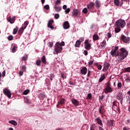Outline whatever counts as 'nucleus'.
Listing matches in <instances>:
<instances>
[{
    "instance_id": "f257e3e1",
    "label": "nucleus",
    "mask_w": 130,
    "mask_h": 130,
    "mask_svg": "<svg viewBox=\"0 0 130 130\" xmlns=\"http://www.w3.org/2000/svg\"><path fill=\"white\" fill-rule=\"evenodd\" d=\"M62 46H64V42H57L54 47L53 54H58V53H60L62 51Z\"/></svg>"
},
{
    "instance_id": "f03ea898",
    "label": "nucleus",
    "mask_w": 130,
    "mask_h": 130,
    "mask_svg": "<svg viewBox=\"0 0 130 130\" xmlns=\"http://www.w3.org/2000/svg\"><path fill=\"white\" fill-rule=\"evenodd\" d=\"M127 55H128V52H127V50H126L125 48H121L120 49V53L117 59L118 61H121V60H123Z\"/></svg>"
},
{
    "instance_id": "7ed1b4c3",
    "label": "nucleus",
    "mask_w": 130,
    "mask_h": 130,
    "mask_svg": "<svg viewBox=\"0 0 130 130\" xmlns=\"http://www.w3.org/2000/svg\"><path fill=\"white\" fill-rule=\"evenodd\" d=\"M126 25L125 20L122 19L118 20L115 23L116 27H120L121 28H124Z\"/></svg>"
},
{
    "instance_id": "20e7f679",
    "label": "nucleus",
    "mask_w": 130,
    "mask_h": 130,
    "mask_svg": "<svg viewBox=\"0 0 130 130\" xmlns=\"http://www.w3.org/2000/svg\"><path fill=\"white\" fill-rule=\"evenodd\" d=\"M104 92L105 94H107V93H112L113 92V89L111 87V84L110 83H108L105 89H104Z\"/></svg>"
},
{
    "instance_id": "39448f33",
    "label": "nucleus",
    "mask_w": 130,
    "mask_h": 130,
    "mask_svg": "<svg viewBox=\"0 0 130 130\" xmlns=\"http://www.w3.org/2000/svg\"><path fill=\"white\" fill-rule=\"evenodd\" d=\"M118 50V46L115 47L114 48H113L111 52H110V54L112 55L113 57H115L118 56L119 55V53L117 52Z\"/></svg>"
},
{
    "instance_id": "423d86ee",
    "label": "nucleus",
    "mask_w": 130,
    "mask_h": 130,
    "mask_svg": "<svg viewBox=\"0 0 130 130\" xmlns=\"http://www.w3.org/2000/svg\"><path fill=\"white\" fill-rule=\"evenodd\" d=\"M72 16L75 18H80L81 17V13L77 9H73L72 13Z\"/></svg>"
},
{
    "instance_id": "0eeeda50",
    "label": "nucleus",
    "mask_w": 130,
    "mask_h": 130,
    "mask_svg": "<svg viewBox=\"0 0 130 130\" xmlns=\"http://www.w3.org/2000/svg\"><path fill=\"white\" fill-rule=\"evenodd\" d=\"M92 46V44L91 43L89 42V39H86L84 41V48L86 50H90L91 49V46Z\"/></svg>"
},
{
    "instance_id": "6e6552de",
    "label": "nucleus",
    "mask_w": 130,
    "mask_h": 130,
    "mask_svg": "<svg viewBox=\"0 0 130 130\" xmlns=\"http://www.w3.org/2000/svg\"><path fill=\"white\" fill-rule=\"evenodd\" d=\"M116 99L120 102L121 104H122V101L123 100V95L122 94V92H118L117 93L116 95Z\"/></svg>"
},
{
    "instance_id": "1a4fd4ad",
    "label": "nucleus",
    "mask_w": 130,
    "mask_h": 130,
    "mask_svg": "<svg viewBox=\"0 0 130 130\" xmlns=\"http://www.w3.org/2000/svg\"><path fill=\"white\" fill-rule=\"evenodd\" d=\"M54 23V21L53 19H51L49 20L47 24L48 28H50L51 30H53L54 29V27H53V24Z\"/></svg>"
},
{
    "instance_id": "9d476101",
    "label": "nucleus",
    "mask_w": 130,
    "mask_h": 130,
    "mask_svg": "<svg viewBox=\"0 0 130 130\" xmlns=\"http://www.w3.org/2000/svg\"><path fill=\"white\" fill-rule=\"evenodd\" d=\"M3 93L5 95H6V96H7L8 98H11L12 96V94L11 93V91H10V89L5 88L3 90Z\"/></svg>"
},
{
    "instance_id": "9b49d317",
    "label": "nucleus",
    "mask_w": 130,
    "mask_h": 130,
    "mask_svg": "<svg viewBox=\"0 0 130 130\" xmlns=\"http://www.w3.org/2000/svg\"><path fill=\"white\" fill-rule=\"evenodd\" d=\"M121 39L122 41L124 42V43H127V42H129L130 38L129 37H126L125 36L123 35L121 37Z\"/></svg>"
},
{
    "instance_id": "f8f14e48",
    "label": "nucleus",
    "mask_w": 130,
    "mask_h": 130,
    "mask_svg": "<svg viewBox=\"0 0 130 130\" xmlns=\"http://www.w3.org/2000/svg\"><path fill=\"white\" fill-rule=\"evenodd\" d=\"M63 29H64L65 30H67L68 29H70V23L69 22V21H66L65 22H64L63 23Z\"/></svg>"
},
{
    "instance_id": "ddd939ff",
    "label": "nucleus",
    "mask_w": 130,
    "mask_h": 130,
    "mask_svg": "<svg viewBox=\"0 0 130 130\" xmlns=\"http://www.w3.org/2000/svg\"><path fill=\"white\" fill-rule=\"evenodd\" d=\"M8 22H10V24H14L15 21H16V16H13L12 18L11 16H9L7 18Z\"/></svg>"
},
{
    "instance_id": "4468645a",
    "label": "nucleus",
    "mask_w": 130,
    "mask_h": 130,
    "mask_svg": "<svg viewBox=\"0 0 130 130\" xmlns=\"http://www.w3.org/2000/svg\"><path fill=\"white\" fill-rule=\"evenodd\" d=\"M95 6V3L93 2H90L88 5H87V8L91 11L92 9H94V6Z\"/></svg>"
},
{
    "instance_id": "2eb2a0df",
    "label": "nucleus",
    "mask_w": 130,
    "mask_h": 130,
    "mask_svg": "<svg viewBox=\"0 0 130 130\" xmlns=\"http://www.w3.org/2000/svg\"><path fill=\"white\" fill-rule=\"evenodd\" d=\"M88 64L89 66H92V64H93V66H98V63L94 60V59H91L88 62Z\"/></svg>"
},
{
    "instance_id": "dca6fc26",
    "label": "nucleus",
    "mask_w": 130,
    "mask_h": 130,
    "mask_svg": "<svg viewBox=\"0 0 130 130\" xmlns=\"http://www.w3.org/2000/svg\"><path fill=\"white\" fill-rule=\"evenodd\" d=\"M80 73L82 75H86L87 74V68L83 67L80 70Z\"/></svg>"
},
{
    "instance_id": "f3484780",
    "label": "nucleus",
    "mask_w": 130,
    "mask_h": 130,
    "mask_svg": "<svg viewBox=\"0 0 130 130\" xmlns=\"http://www.w3.org/2000/svg\"><path fill=\"white\" fill-rule=\"evenodd\" d=\"M71 102L73 105H75V106H78V105H79V101L75 99H72Z\"/></svg>"
},
{
    "instance_id": "a211bd4d",
    "label": "nucleus",
    "mask_w": 130,
    "mask_h": 130,
    "mask_svg": "<svg viewBox=\"0 0 130 130\" xmlns=\"http://www.w3.org/2000/svg\"><path fill=\"white\" fill-rule=\"evenodd\" d=\"M42 63L44 64H47V61H46V57H45V55L43 56L41 58Z\"/></svg>"
},
{
    "instance_id": "6ab92c4d",
    "label": "nucleus",
    "mask_w": 130,
    "mask_h": 130,
    "mask_svg": "<svg viewBox=\"0 0 130 130\" xmlns=\"http://www.w3.org/2000/svg\"><path fill=\"white\" fill-rule=\"evenodd\" d=\"M54 10L55 11V12H57V13H58V12H60L61 11V6H55V7H53Z\"/></svg>"
},
{
    "instance_id": "aec40b11",
    "label": "nucleus",
    "mask_w": 130,
    "mask_h": 130,
    "mask_svg": "<svg viewBox=\"0 0 130 130\" xmlns=\"http://www.w3.org/2000/svg\"><path fill=\"white\" fill-rule=\"evenodd\" d=\"M17 49H18V45L16 44H13V47L11 50L12 52H13V53H14V52H16V51H17Z\"/></svg>"
},
{
    "instance_id": "412c9836",
    "label": "nucleus",
    "mask_w": 130,
    "mask_h": 130,
    "mask_svg": "<svg viewBox=\"0 0 130 130\" xmlns=\"http://www.w3.org/2000/svg\"><path fill=\"white\" fill-rule=\"evenodd\" d=\"M105 78H106L105 74H102L99 80V83H101V82L104 81V79H105Z\"/></svg>"
},
{
    "instance_id": "4be33fe9",
    "label": "nucleus",
    "mask_w": 130,
    "mask_h": 130,
    "mask_svg": "<svg viewBox=\"0 0 130 130\" xmlns=\"http://www.w3.org/2000/svg\"><path fill=\"white\" fill-rule=\"evenodd\" d=\"M96 121L98 124L100 125H103V123H102V120L100 119V118L98 117L95 119Z\"/></svg>"
},
{
    "instance_id": "5701e85b",
    "label": "nucleus",
    "mask_w": 130,
    "mask_h": 130,
    "mask_svg": "<svg viewBox=\"0 0 130 130\" xmlns=\"http://www.w3.org/2000/svg\"><path fill=\"white\" fill-rule=\"evenodd\" d=\"M106 45V41L104 40L102 42L100 43V45L99 46V47H101V48H103V47H105Z\"/></svg>"
},
{
    "instance_id": "b1692460",
    "label": "nucleus",
    "mask_w": 130,
    "mask_h": 130,
    "mask_svg": "<svg viewBox=\"0 0 130 130\" xmlns=\"http://www.w3.org/2000/svg\"><path fill=\"white\" fill-rule=\"evenodd\" d=\"M95 4L96 6L97 9H99L100 7H101V3L99 0H96L95 2Z\"/></svg>"
},
{
    "instance_id": "393cba45",
    "label": "nucleus",
    "mask_w": 130,
    "mask_h": 130,
    "mask_svg": "<svg viewBox=\"0 0 130 130\" xmlns=\"http://www.w3.org/2000/svg\"><path fill=\"white\" fill-rule=\"evenodd\" d=\"M28 59V55L25 54L23 56H22L21 58V60L23 61H26Z\"/></svg>"
},
{
    "instance_id": "a878e982",
    "label": "nucleus",
    "mask_w": 130,
    "mask_h": 130,
    "mask_svg": "<svg viewBox=\"0 0 130 130\" xmlns=\"http://www.w3.org/2000/svg\"><path fill=\"white\" fill-rule=\"evenodd\" d=\"M108 126H113V121L112 120H108Z\"/></svg>"
},
{
    "instance_id": "bb28decb",
    "label": "nucleus",
    "mask_w": 130,
    "mask_h": 130,
    "mask_svg": "<svg viewBox=\"0 0 130 130\" xmlns=\"http://www.w3.org/2000/svg\"><path fill=\"white\" fill-rule=\"evenodd\" d=\"M24 30L25 29L23 27H20L18 31L19 35H22V34H23V32H24Z\"/></svg>"
},
{
    "instance_id": "cd10ccee",
    "label": "nucleus",
    "mask_w": 130,
    "mask_h": 130,
    "mask_svg": "<svg viewBox=\"0 0 130 130\" xmlns=\"http://www.w3.org/2000/svg\"><path fill=\"white\" fill-rule=\"evenodd\" d=\"M9 123H11V124H13V125H15V126L17 125L18 123L15 120H11L9 121Z\"/></svg>"
},
{
    "instance_id": "c85d7f7f",
    "label": "nucleus",
    "mask_w": 130,
    "mask_h": 130,
    "mask_svg": "<svg viewBox=\"0 0 130 130\" xmlns=\"http://www.w3.org/2000/svg\"><path fill=\"white\" fill-rule=\"evenodd\" d=\"M93 40H94V41H96V40H98L99 38V36H98V35H93V37H92Z\"/></svg>"
},
{
    "instance_id": "c756f323",
    "label": "nucleus",
    "mask_w": 130,
    "mask_h": 130,
    "mask_svg": "<svg viewBox=\"0 0 130 130\" xmlns=\"http://www.w3.org/2000/svg\"><path fill=\"white\" fill-rule=\"evenodd\" d=\"M120 28L121 27L116 26V27L115 28V33H119V32L121 31V29H120Z\"/></svg>"
},
{
    "instance_id": "7c9ffc66",
    "label": "nucleus",
    "mask_w": 130,
    "mask_h": 130,
    "mask_svg": "<svg viewBox=\"0 0 130 130\" xmlns=\"http://www.w3.org/2000/svg\"><path fill=\"white\" fill-rule=\"evenodd\" d=\"M61 77L63 79V80H64V79H67V73H61Z\"/></svg>"
},
{
    "instance_id": "2f4dec72",
    "label": "nucleus",
    "mask_w": 130,
    "mask_h": 130,
    "mask_svg": "<svg viewBox=\"0 0 130 130\" xmlns=\"http://www.w3.org/2000/svg\"><path fill=\"white\" fill-rule=\"evenodd\" d=\"M61 0H56L55 3H54V6H58L61 5Z\"/></svg>"
},
{
    "instance_id": "473e14b6",
    "label": "nucleus",
    "mask_w": 130,
    "mask_h": 130,
    "mask_svg": "<svg viewBox=\"0 0 130 130\" xmlns=\"http://www.w3.org/2000/svg\"><path fill=\"white\" fill-rule=\"evenodd\" d=\"M96 129V124H92L90 125V130H95Z\"/></svg>"
},
{
    "instance_id": "72a5a7b5",
    "label": "nucleus",
    "mask_w": 130,
    "mask_h": 130,
    "mask_svg": "<svg viewBox=\"0 0 130 130\" xmlns=\"http://www.w3.org/2000/svg\"><path fill=\"white\" fill-rule=\"evenodd\" d=\"M119 0H114V3L115 6L118 7L119 6Z\"/></svg>"
},
{
    "instance_id": "f704fd0d",
    "label": "nucleus",
    "mask_w": 130,
    "mask_h": 130,
    "mask_svg": "<svg viewBox=\"0 0 130 130\" xmlns=\"http://www.w3.org/2000/svg\"><path fill=\"white\" fill-rule=\"evenodd\" d=\"M80 45H81V43L78 40L76 42V44L75 45V47H80Z\"/></svg>"
},
{
    "instance_id": "c9c22d12",
    "label": "nucleus",
    "mask_w": 130,
    "mask_h": 130,
    "mask_svg": "<svg viewBox=\"0 0 130 130\" xmlns=\"http://www.w3.org/2000/svg\"><path fill=\"white\" fill-rule=\"evenodd\" d=\"M99 114H101V115H102V114H103V111H102V106H101L99 107Z\"/></svg>"
},
{
    "instance_id": "e433bc0d",
    "label": "nucleus",
    "mask_w": 130,
    "mask_h": 130,
    "mask_svg": "<svg viewBox=\"0 0 130 130\" xmlns=\"http://www.w3.org/2000/svg\"><path fill=\"white\" fill-rule=\"evenodd\" d=\"M18 29H19L18 26H16V28L13 29V34L14 35H15V34H17V32L18 31Z\"/></svg>"
},
{
    "instance_id": "4c0bfd02",
    "label": "nucleus",
    "mask_w": 130,
    "mask_h": 130,
    "mask_svg": "<svg viewBox=\"0 0 130 130\" xmlns=\"http://www.w3.org/2000/svg\"><path fill=\"white\" fill-rule=\"evenodd\" d=\"M66 103V100L64 99H61L60 101V104L61 105H63Z\"/></svg>"
},
{
    "instance_id": "58836bf2",
    "label": "nucleus",
    "mask_w": 130,
    "mask_h": 130,
    "mask_svg": "<svg viewBox=\"0 0 130 130\" xmlns=\"http://www.w3.org/2000/svg\"><path fill=\"white\" fill-rule=\"evenodd\" d=\"M20 69L21 70V71H23V72H26V66H21L20 67Z\"/></svg>"
},
{
    "instance_id": "ea45409f",
    "label": "nucleus",
    "mask_w": 130,
    "mask_h": 130,
    "mask_svg": "<svg viewBox=\"0 0 130 130\" xmlns=\"http://www.w3.org/2000/svg\"><path fill=\"white\" fill-rule=\"evenodd\" d=\"M25 103H27L28 104H30V103H31V101H30L28 98H25Z\"/></svg>"
},
{
    "instance_id": "a19ab883",
    "label": "nucleus",
    "mask_w": 130,
    "mask_h": 130,
    "mask_svg": "<svg viewBox=\"0 0 130 130\" xmlns=\"http://www.w3.org/2000/svg\"><path fill=\"white\" fill-rule=\"evenodd\" d=\"M8 39L9 41H12L14 39V37L12 35L9 36L8 37Z\"/></svg>"
},
{
    "instance_id": "79ce46f5",
    "label": "nucleus",
    "mask_w": 130,
    "mask_h": 130,
    "mask_svg": "<svg viewBox=\"0 0 130 130\" xmlns=\"http://www.w3.org/2000/svg\"><path fill=\"white\" fill-rule=\"evenodd\" d=\"M82 13H83V14H87V13H88V9L86 8H84L82 10Z\"/></svg>"
},
{
    "instance_id": "37998d69",
    "label": "nucleus",
    "mask_w": 130,
    "mask_h": 130,
    "mask_svg": "<svg viewBox=\"0 0 130 130\" xmlns=\"http://www.w3.org/2000/svg\"><path fill=\"white\" fill-rule=\"evenodd\" d=\"M29 92L30 90L29 89H26L23 91V95H27Z\"/></svg>"
},
{
    "instance_id": "c03bdc74",
    "label": "nucleus",
    "mask_w": 130,
    "mask_h": 130,
    "mask_svg": "<svg viewBox=\"0 0 130 130\" xmlns=\"http://www.w3.org/2000/svg\"><path fill=\"white\" fill-rule=\"evenodd\" d=\"M91 98H92V94L88 93L87 94V97L86 99H87V100H89L91 99Z\"/></svg>"
},
{
    "instance_id": "a18cd8bd",
    "label": "nucleus",
    "mask_w": 130,
    "mask_h": 130,
    "mask_svg": "<svg viewBox=\"0 0 130 130\" xmlns=\"http://www.w3.org/2000/svg\"><path fill=\"white\" fill-rule=\"evenodd\" d=\"M124 71L126 73H130V67L125 68Z\"/></svg>"
},
{
    "instance_id": "49530a36",
    "label": "nucleus",
    "mask_w": 130,
    "mask_h": 130,
    "mask_svg": "<svg viewBox=\"0 0 130 130\" xmlns=\"http://www.w3.org/2000/svg\"><path fill=\"white\" fill-rule=\"evenodd\" d=\"M40 63H41V60L38 59L36 61L37 66H40Z\"/></svg>"
},
{
    "instance_id": "de8ad7c7",
    "label": "nucleus",
    "mask_w": 130,
    "mask_h": 130,
    "mask_svg": "<svg viewBox=\"0 0 130 130\" xmlns=\"http://www.w3.org/2000/svg\"><path fill=\"white\" fill-rule=\"evenodd\" d=\"M122 84H121V82H119L118 84H117V87L118 89H121V87H122Z\"/></svg>"
},
{
    "instance_id": "09e8293b",
    "label": "nucleus",
    "mask_w": 130,
    "mask_h": 130,
    "mask_svg": "<svg viewBox=\"0 0 130 130\" xmlns=\"http://www.w3.org/2000/svg\"><path fill=\"white\" fill-rule=\"evenodd\" d=\"M71 12V9L67 8L65 10V13L69 14Z\"/></svg>"
},
{
    "instance_id": "8fccbe9b",
    "label": "nucleus",
    "mask_w": 130,
    "mask_h": 130,
    "mask_svg": "<svg viewBox=\"0 0 130 130\" xmlns=\"http://www.w3.org/2000/svg\"><path fill=\"white\" fill-rule=\"evenodd\" d=\"M49 5H46L44 7V9H45V10H49Z\"/></svg>"
},
{
    "instance_id": "3c124183",
    "label": "nucleus",
    "mask_w": 130,
    "mask_h": 130,
    "mask_svg": "<svg viewBox=\"0 0 130 130\" xmlns=\"http://www.w3.org/2000/svg\"><path fill=\"white\" fill-rule=\"evenodd\" d=\"M59 18V14H55L54 15V18L57 20Z\"/></svg>"
},
{
    "instance_id": "603ef678",
    "label": "nucleus",
    "mask_w": 130,
    "mask_h": 130,
    "mask_svg": "<svg viewBox=\"0 0 130 130\" xmlns=\"http://www.w3.org/2000/svg\"><path fill=\"white\" fill-rule=\"evenodd\" d=\"M48 45L49 47H52V46H53V43L49 42V43L48 44Z\"/></svg>"
},
{
    "instance_id": "864d4df0",
    "label": "nucleus",
    "mask_w": 130,
    "mask_h": 130,
    "mask_svg": "<svg viewBox=\"0 0 130 130\" xmlns=\"http://www.w3.org/2000/svg\"><path fill=\"white\" fill-rule=\"evenodd\" d=\"M80 43L81 42H83V41H84V37H81L80 38L79 40H78Z\"/></svg>"
},
{
    "instance_id": "5fc2aeb1",
    "label": "nucleus",
    "mask_w": 130,
    "mask_h": 130,
    "mask_svg": "<svg viewBox=\"0 0 130 130\" xmlns=\"http://www.w3.org/2000/svg\"><path fill=\"white\" fill-rule=\"evenodd\" d=\"M108 67H109V66H104L103 71L104 72H105V71H106V70H108Z\"/></svg>"
},
{
    "instance_id": "6e6d98bb",
    "label": "nucleus",
    "mask_w": 130,
    "mask_h": 130,
    "mask_svg": "<svg viewBox=\"0 0 130 130\" xmlns=\"http://www.w3.org/2000/svg\"><path fill=\"white\" fill-rule=\"evenodd\" d=\"M23 74H24L23 71H20L19 72V75L20 77L22 76V75H23Z\"/></svg>"
},
{
    "instance_id": "4d7b16f0",
    "label": "nucleus",
    "mask_w": 130,
    "mask_h": 130,
    "mask_svg": "<svg viewBox=\"0 0 130 130\" xmlns=\"http://www.w3.org/2000/svg\"><path fill=\"white\" fill-rule=\"evenodd\" d=\"M108 38H111V34L110 32L107 33Z\"/></svg>"
},
{
    "instance_id": "13d9d810",
    "label": "nucleus",
    "mask_w": 130,
    "mask_h": 130,
    "mask_svg": "<svg viewBox=\"0 0 130 130\" xmlns=\"http://www.w3.org/2000/svg\"><path fill=\"white\" fill-rule=\"evenodd\" d=\"M53 78H54V74H51L50 80H51V81H52V80H53Z\"/></svg>"
},
{
    "instance_id": "bf43d9fd",
    "label": "nucleus",
    "mask_w": 130,
    "mask_h": 130,
    "mask_svg": "<svg viewBox=\"0 0 130 130\" xmlns=\"http://www.w3.org/2000/svg\"><path fill=\"white\" fill-rule=\"evenodd\" d=\"M104 99V95H101L99 96V100H103Z\"/></svg>"
},
{
    "instance_id": "052dcab7",
    "label": "nucleus",
    "mask_w": 130,
    "mask_h": 130,
    "mask_svg": "<svg viewBox=\"0 0 130 130\" xmlns=\"http://www.w3.org/2000/svg\"><path fill=\"white\" fill-rule=\"evenodd\" d=\"M6 76V70H4L2 73V76L4 77Z\"/></svg>"
},
{
    "instance_id": "680f3d73",
    "label": "nucleus",
    "mask_w": 130,
    "mask_h": 130,
    "mask_svg": "<svg viewBox=\"0 0 130 130\" xmlns=\"http://www.w3.org/2000/svg\"><path fill=\"white\" fill-rule=\"evenodd\" d=\"M23 24L26 26H28V24H29V21H25Z\"/></svg>"
},
{
    "instance_id": "e2e57ef3",
    "label": "nucleus",
    "mask_w": 130,
    "mask_h": 130,
    "mask_svg": "<svg viewBox=\"0 0 130 130\" xmlns=\"http://www.w3.org/2000/svg\"><path fill=\"white\" fill-rule=\"evenodd\" d=\"M83 53L84 55H88V52L86 50H84Z\"/></svg>"
},
{
    "instance_id": "0e129e2a",
    "label": "nucleus",
    "mask_w": 130,
    "mask_h": 130,
    "mask_svg": "<svg viewBox=\"0 0 130 130\" xmlns=\"http://www.w3.org/2000/svg\"><path fill=\"white\" fill-rule=\"evenodd\" d=\"M22 27L23 29H26V28H27V25H24V24H22V26L21 27Z\"/></svg>"
},
{
    "instance_id": "69168bd1",
    "label": "nucleus",
    "mask_w": 130,
    "mask_h": 130,
    "mask_svg": "<svg viewBox=\"0 0 130 130\" xmlns=\"http://www.w3.org/2000/svg\"><path fill=\"white\" fill-rule=\"evenodd\" d=\"M67 8V6L66 5H63V7H62L63 10H67V9H68Z\"/></svg>"
},
{
    "instance_id": "338daca9",
    "label": "nucleus",
    "mask_w": 130,
    "mask_h": 130,
    "mask_svg": "<svg viewBox=\"0 0 130 130\" xmlns=\"http://www.w3.org/2000/svg\"><path fill=\"white\" fill-rule=\"evenodd\" d=\"M125 81L127 82V83H129L130 82V77H128L127 79L125 80Z\"/></svg>"
},
{
    "instance_id": "774afa93",
    "label": "nucleus",
    "mask_w": 130,
    "mask_h": 130,
    "mask_svg": "<svg viewBox=\"0 0 130 130\" xmlns=\"http://www.w3.org/2000/svg\"><path fill=\"white\" fill-rule=\"evenodd\" d=\"M128 101H130V96H128L127 98V102H128Z\"/></svg>"
}]
</instances>
